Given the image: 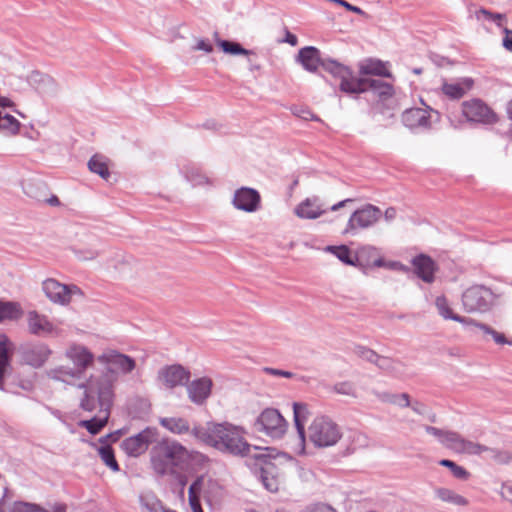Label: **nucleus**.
<instances>
[{
  "label": "nucleus",
  "instance_id": "7",
  "mask_svg": "<svg viewBox=\"0 0 512 512\" xmlns=\"http://www.w3.org/2000/svg\"><path fill=\"white\" fill-rule=\"evenodd\" d=\"M254 427L258 432L279 439L286 433L288 424L277 409L266 408L256 418Z\"/></svg>",
  "mask_w": 512,
  "mask_h": 512
},
{
  "label": "nucleus",
  "instance_id": "32",
  "mask_svg": "<svg viewBox=\"0 0 512 512\" xmlns=\"http://www.w3.org/2000/svg\"><path fill=\"white\" fill-rule=\"evenodd\" d=\"M205 480L204 477H198L189 487L188 499L192 512H204L201 504L200 497L203 493Z\"/></svg>",
  "mask_w": 512,
  "mask_h": 512
},
{
  "label": "nucleus",
  "instance_id": "18",
  "mask_svg": "<svg viewBox=\"0 0 512 512\" xmlns=\"http://www.w3.org/2000/svg\"><path fill=\"white\" fill-rule=\"evenodd\" d=\"M65 356L74 364V369L82 377L94 362V355L85 346L73 344L65 352Z\"/></svg>",
  "mask_w": 512,
  "mask_h": 512
},
{
  "label": "nucleus",
  "instance_id": "29",
  "mask_svg": "<svg viewBox=\"0 0 512 512\" xmlns=\"http://www.w3.org/2000/svg\"><path fill=\"white\" fill-rule=\"evenodd\" d=\"M10 350L11 342L6 335H0V389L3 390V380L9 369L10 365Z\"/></svg>",
  "mask_w": 512,
  "mask_h": 512
},
{
  "label": "nucleus",
  "instance_id": "51",
  "mask_svg": "<svg viewBox=\"0 0 512 512\" xmlns=\"http://www.w3.org/2000/svg\"><path fill=\"white\" fill-rule=\"evenodd\" d=\"M293 115L303 120H315L318 121V117L315 116L311 110L306 106H294L291 108Z\"/></svg>",
  "mask_w": 512,
  "mask_h": 512
},
{
  "label": "nucleus",
  "instance_id": "47",
  "mask_svg": "<svg viewBox=\"0 0 512 512\" xmlns=\"http://www.w3.org/2000/svg\"><path fill=\"white\" fill-rule=\"evenodd\" d=\"M326 250L334 254L343 263L354 265V260L347 246H328Z\"/></svg>",
  "mask_w": 512,
  "mask_h": 512
},
{
  "label": "nucleus",
  "instance_id": "35",
  "mask_svg": "<svg viewBox=\"0 0 512 512\" xmlns=\"http://www.w3.org/2000/svg\"><path fill=\"white\" fill-rule=\"evenodd\" d=\"M88 168L92 173L98 174L104 180H108L110 177L107 160L102 155L96 154L92 156L88 161Z\"/></svg>",
  "mask_w": 512,
  "mask_h": 512
},
{
  "label": "nucleus",
  "instance_id": "16",
  "mask_svg": "<svg viewBox=\"0 0 512 512\" xmlns=\"http://www.w3.org/2000/svg\"><path fill=\"white\" fill-rule=\"evenodd\" d=\"M28 331L32 335L46 337L58 335L59 329L47 318L37 311H29L27 314Z\"/></svg>",
  "mask_w": 512,
  "mask_h": 512
},
{
  "label": "nucleus",
  "instance_id": "37",
  "mask_svg": "<svg viewBox=\"0 0 512 512\" xmlns=\"http://www.w3.org/2000/svg\"><path fill=\"white\" fill-rule=\"evenodd\" d=\"M139 500L142 512H163L166 509L153 493L141 494Z\"/></svg>",
  "mask_w": 512,
  "mask_h": 512
},
{
  "label": "nucleus",
  "instance_id": "46",
  "mask_svg": "<svg viewBox=\"0 0 512 512\" xmlns=\"http://www.w3.org/2000/svg\"><path fill=\"white\" fill-rule=\"evenodd\" d=\"M475 17L477 20L485 19L490 22H494L498 27H503V20L506 19V16L501 13H493L485 8H481L475 12Z\"/></svg>",
  "mask_w": 512,
  "mask_h": 512
},
{
  "label": "nucleus",
  "instance_id": "54",
  "mask_svg": "<svg viewBox=\"0 0 512 512\" xmlns=\"http://www.w3.org/2000/svg\"><path fill=\"white\" fill-rule=\"evenodd\" d=\"M262 371L268 375L275 376V377H285V378H293L295 377V374L281 369L271 368V367H264Z\"/></svg>",
  "mask_w": 512,
  "mask_h": 512
},
{
  "label": "nucleus",
  "instance_id": "62",
  "mask_svg": "<svg viewBox=\"0 0 512 512\" xmlns=\"http://www.w3.org/2000/svg\"><path fill=\"white\" fill-rule=\"evenodd\" d=\"M397 211L393 207H389L386 209L384 213V218L387 222H390L396 218Z\"/></svg>",
  "mask_w": 512,
  "mask_h": 512
},
{
  "label": "nucleus",
  "instance_id": "30",
  "mask_svg": "<svg viewBox=\"0 0 512 512\" xmlns=\"http://www.w3.org/2000/svg\"><path fill=\"white\" fill-rule=\"evenodd\" d=\"M46 375L52 380L65 382L67 384H73L76 380L81 379L74 368L63 365L47 370Z\"/></svg>",
  "mask_w": 512,
  "mask_h": 512
},
{
  "label": "nucleus",
  "instance_id": "53",
  "mask_svg": "<svg viewBox=\"0 0 512 512\" xmlns=\"http://www.w3.org/2000/svg\"><path fill=\"white\" fill-rule=\"evenodd\" d=\"M375 364L382 370L392 372L395 370L396 362L388 357L378 355V359L375 361Z\"/></svg>",
  "mask_w": 512,
  "mask_h": 512
},
{
  "label": "nucleus",
  "instance_id": "10",
  "mask_svg": "<svg viewBox=\"0 0 512 512\" xmlns=\"http://www.w3.org/2000/svg\"><path fill=\"white\" fill-rule=\"evenodd\" d=\"M381 210L372 204H366L354 211L344 229V234L356 235L360 230L372 227L381 217Z\"/></svg>",
  "mask_w": 512,
  "mask_h": 512
},
{
  "label": "nucleus",
  "instance_id": "2",
  "mask_svg": "<svg viewBox=\"0 0 512 512\" xmlns=\"http://www.w3.org/2000/svg\"><path fill=\"white\" fill-rule=\"evenodd\" d=\"M243 427L231 422H207L205 426L194 425L192 436L215 450L232 456H250L253 447L245 439Z\"/></svg>",
  "mask_w": 512,
  "mask_h": 512
},
{
  "label": "nucleus",
  "instance_id": "23",
  "mask_svg": "<svg viewBox=\"0 0 512 512\" xmlns=\"http://www.w3.org/2000/svg\"><path fill=\"white\" fill-rule=\"evenodd\" d=\"M30 81L43 97H54L59 91L58 84L48 75L36 72L31 75Z\"/></svg>",
  "mask_w": 512,
  "mask_h": 512
},
{
  "label": "nucleus",
  "instance_id": "48",
  "mask_svg": "<svg viewBox=\"0 0 512 512\" xmlns=\"http://www.w3.org/2000/svg\"><path fill=\"white\" fill-rule=\"evenodd\" d=\"M439 464L449 468L453 476L457 479L466 480L470 476V473L464 467L457 465L451 460L443 459L439 462Z\"/></svg>",
  "mask_w": 512,
  "mask_h": 512
},
{
  "label": "nucleus",
  "instance_id": "3",
  "mask_svg": "<svg viewBox=\"0 0 512 512\" xmlns=\"http://www.w3.org/2000/svg\"><path fill=\"white\" fill-rule=\"evenodd\" d=\"M254 452L249 456V465L263 486L270 492H277L281 484V470L279 466L292 458L286 453L273 454L270 448L253 447Z\"/></svg>",
  "mask_w": 512,
  "mask_h": 512
},
{
  "label": "nucleus",
  "instance_id": "40",
  "mask_svg": "<svg viewBox=\"0 0 512 512\" xmlns=\"http://www.w3.org/2000/svg\"><path fill=\"white\" fill-rule=\"evenodd\" d=\"M217 44L220 46V48L228 54L232 55H245V56H252L255 55L253 51L247 50L243 48L239 43L232 42L228 40H218Z\"/></svg>",
  "mask_w": 512,
  "mask_h": 512
},
{
  "label": "nucleus",
  "instance_id": "50",
  "mask_svg": "<svg viewBox=\"0 0 512 512\" xmlns=\"http://www.w3.org/2000/svg\"><path fill=\"white\" fill-rule=\"evenodd\" d=\"M354 353L358 357H360L368 362L374 363V364H375V361L378 359V354L374 350L367 348L365 346H361V345L355 346Z\"/></svg>",
  "mask_w": 512,
  "mask_h": 512
},
{
  "label": "nucleus",
  "instance_id": "61",
  "mask_svg": "<svg viewBox=\"0 0 512 512\" xmlns=\"http://www.w3.org/2000/svg\"><path fill=\"white\" fill-rule=\"evenodd\" d=\"M410 406L412 410L417 414L423 415L426 413V406L420 402H414Z\"/></svg>",
  "mask_w": 512,
  "mask_h": 512
},
{
  "label": "nucleus",
  "instance_id": "6",
  "mask_svg": "<svg viewBox=\"0 0 512 512\" xmlns=\"http://www.w3.org/2000/svg\"><path fill=\"white\" fill-rule=\"evenodd\" d=\"M425 431L436 437L445 448L458 454L480 455V451L485 450L481 447L480 443L467 440L455 431L439 429L433 426H426Z\"/></svg>",
  "mask_w": 512,
  "mask_h": 512
},
{
  "label": "nucleus",
  "instance_id": "14",
  "mask_svg": "<svg viewBox=\"0 0 512 512\" xmlns=\"http://www.w3.org/2000/svg\"><path fill=\"white\" fill-rule=\"evenodd\" d=\"M42 288L50 301L60 305L69 304L74 295L81 294L76 285H65L55 279L45 280Z\"/></svg>",
  "mask_w": 512,
  "mask_h": 512
},
{
  "label": "nucleus",
  "instance_id": "24",
  "mask_svg": "<svg viewBox=\"0 0 512 512\" xmlns=\"http://www.w3.org/2000/svg\"><path fill=\"white\" fill-rule=\"evenodd\" d=\"M298 60L305 70L315 72L322 63L329 59H321L320 52L313 46H307L300 49L298 53Z\"/></svg>",
  "mask_w": 512,
  "mask_h": 512
},
{
  "label": "nucleus",
  "instance_id": "17",
  "mask_svg": "<svg viewBox=\"0 0 512 512\" xmlns=\"http://www.w3.org/2000/svg\"><path fill=\"white\" fill-rule=\"evenodd\" d=\"M260 200L261 197L257 190L241 187L235 191L232 204L238 210L251 213L258 210Z\"/></svg>",
  "mask_w": 512,
  "mask_h": 512
},
{
  "label": "nucleus",
  "instance_id": "27",
  "mask_svg": "<svg viewBox=\"0 0 512 512\" xmlns=\"http://www.w3.org/2000/svg\"><path fill=\"white\" fill-rule=\"evenodd\" d=\"M471 78H462L456 82H444L442 85L443 93L451 99L463 97L473 86Z\"/></svg>",
  "mask_w": 512,
  "mask_h": 512
},
{
  "label": "nucleus",
  "instance_id": "20",
  "mask_svg": "<svg viewBox=\"0 0 512 512\" xmlns=\"http://www.w3.org/2000/svg\"><path fill=\"white\" fill-rule=\"evenodd\" d=\"M189 377V371L181 365L167 366L159 371V379L169 388L186 384Z\"/></svg>",
  "mask_w": 512,
  "mask_h": 512
},
{
  "label": "nucleus",
  "instance_id": "21",
  "mask_svg": "<svg viewBox=\"0 0 512 512\" xmlns=\"http://www.w3.org/2000/svg\"><path fill=\"white\" fill-rule=\"evenodd\" d=\"M412 265L414 267L415 274L424 282L431 283L434 281L436 264L429 256L420 254L414 257Z\"/></svg>",
  "mask_w": 512,
  "mask_h": 512
},
{
  "label": "nucleus",
  "instance_id": "12",
  "mask_svg": "<svg viewBox=\"0 0 512 512\" xmlns=\"http://www.w3.org/2000/svg\"><path fill=\"white\" fill-rule=\"evenodd\" d=\"M158 439V430L147 427L138 434L128 437L121 443L122 450L129 456L137 457L147 451L150 444Z\"/></svg>",
  "mask_w": 512,
  "mask_h": 512
},
{
  "label": "nucleus",
  "instance_id": "52",
  "mask_svg": "<svg viewBox=\"0 0 512 512\" xmlns=\"http://www.w3.org/2000/svg\"><path fill=\"white\" fill-rule=\"evenodd\" d=\"M334 391L338 394L355 397L354 385L350 382H340L334 385Z\"/></svg>",
  "mask_w": 512,
  "mask_h": 512
},
{
  "label": "nucleus",
  "instance_id": "31",
  "mask_svg": "<svg viewBox=\"0 0 512 512\" xmlns=\"http://www.w3.org/2000/svg\"><path fill=\"white\" fill-rule=\"evenodd\" d=\"M159 423L161 424V426H163L165 429H167L173 434H192V428L190 427L189 422L185 418L163 417L160 418Z\"/></svg>",
  "mask_w": 512,
  "mask_h": 512
},
{
  "label": "nucleus",
  "instance_id": "55",
  "mask_svg": "<svg viewBox=\"0 0 512 512\" xmlns=\"http://www.w3.org/2000/svg\"><path fill=\"white\" fill-rule=\"evenodd\" d=\"M75 254L80 260H93L100 254V251L97 249L75 250Z\"/></svg>",
  "mask_w": 512,
  "mask_h": 512
},
{
  "label": "nucleus",
  "instance_id": "43",
  "mask_svg": "<svg viewBox=\"0 0 512 512\" xmlns=\"http://www.w3.org/2000/svg\"><path fill=\"white\" fill-rule=\"evenodd\" d=\"M472 327L478 328L484 334L490 335L497 344H500V345H504V344L511 345L512 344V342L508 341L503 334L497 332L496 330H494L493 328H491L490 326H488L484 323L474 320V323H472L470 328H472Z\"/></svg>",
  "mask_w": 512,
  "mask_h": 512
},
{
  "label": "nucleus",
  "instance_id": "8",
  "mask_svg": "<svg viewBox=\"0 0 512 512\" xmlns=\"http://www.w3.org/2000/svg\"><path fill=\"white\" fill-rule=\"evenodd\" d=\"M322 67L333 76L340 78L341 91L349 94H359L366 91L367 81L352 77L350 69L335 60L322 63Z\"/></svg>",
  "mask_w": 512,
  "mask_h": 512
},
{
  "label": "nucleus",
  "instance_id": "63",
  "mask_svg": "<svg viewBox=\"0 0 512 512\" xmlns=\"http://www.w3.org/2000/svg\"><path fill=\"white\" fill-rule=\"evenodd\" d=\"M310 512H335V510L328 505H317Z\"/></svg>",
  "mask_w": 512,
  "mask_h": 512
},
{
  "label": "nucleus",
  "instance_id": "59",
  "mask_svg": "<svg viewBox=\"0 0 512 512\" xmlns=\"http://www.w3.org/2000/svg\"><path fill=\"white\" fill-rule=\"evenodd\" d=\"M393 405L399 407H409L411 405L409 395L407 393L397 394L396 402L393 403Z\"/></svg>",
  "mask_w": 512,
  "mask_h": 512
},
{
  "label": "nucleus",
  "instance_id": "39",
  "mask_svg": "<svg viewBox=\"0 0 512 512\" xmlns=\"http://www.w3.org/2000/svg\"><path fill=\"white\" fill-rule=\"evenodd\" d=\"M20 128V122L12 115L0 111V131L15 135Z\"/></svg>",
  "mask_w": 512,
  "mask_h": 512
},
{
  "label": "nucleus",
  "instance_id": "42",
  "mask_svg": "<svg viewBox=\"0 0 512 512\" xmlns=\"http://www.w3.org/2000/svg\"><path fill=\"white\" fill-rule=\"evenodd\" d=\"M481 447L485 450H481L480 455L486 453L488 458L499 464H508L512 460V455L507 451L490 448L482 444Z\"/></svg>",
  "mask_w": 512,
  "mask_h": 512
},
{
  "label": "nucleus",
  "instance_id": "28",
  "mask_svg": "<svg viewBox=\"0 0 512 512\" xmlns=\"http://www.w3.org/2000/svg\"><path fill=\"white\" fill-rule=\"evenodd\" d=\"M435 305L438 310V313L444 319H450V320L459 322L467 328H470L472 323H474V319H472V318L463 317V316L453 313L452 309L450 308V306L448 304L447 299L444 296L437 297L435 300Z\"/></svg>",
  "mask_w": 512,
  "mask_h": 512
},
{
  "label": "nucleus",
  "instance_id": "56",
  "mask_svg": "<svg viewBox=\"0 0 512 512\" xmlns=\"http://www.w3.org/2000/svg\"><path fill=\"white\" fill-rule=\"evenodd\" d=\"M373 394L376 396V398L383 402V403H390L393 404L396 402V396L397 394L390 393L387 391H373Z\"/></svg>",
  "mask_w": 512,
  "mask_h": 512
},
{
  "label": "nucleus",
  "instance_id": "33",
  "mask_svg": "<svg viewBox=\"0 0 512 512\" xmlns=\"http://www.w3.org/2000/svg\"><path fill=\"white\" fill-rule=\"evenodd\" d=\"M10 512H66V505L55 504L51 510H47L34 503L18 501L12 505Z\"/></svg>",
  "mask_w": 512,
  "mask_h": 512
},
{
  "label": "nucleus",
  "instance_id": "34",
  "mask_svg": "<svg viewBox=\"0 0 512 512\" xmlns=\"http://www.w3.org/2000/svg\"><path fill=\"white\" fill-rule=\"evenodd\" d=\"M360 73L363 75H376L381 77H391L385 63L380 60H368L360 67Z\"/></svg>",
  "mask_w": 512,
  "mask_h": 512
},
{
  "label": "nucleus",
  "instance_id": "49",
  "mask_svg": "<svg viewBox=\"0 0 512 512\" xmlns=\"http://www.w3.org/2000/svg\"><path fill=\"white\" fill-rule=\"evenodd\" d=\"M367 81L366 90L372 89L375 92H378L380 95H389L391 94L392 87L391 85L383 82L379 79H365Z\"/></svg>",
  "mask_w": 512,
  "mask_h": 512
},
{
  "label": "nucleus",
  "instance_id": "41",
  "mask_svg": "<svg viewBox=\"0 0 512 512\" xmlns=\"http://www.w3.org/2000/svg\"><path fill=\"white\" fill-rule=\"evenodd\" d=\"M437 496L444 502H448L457 506H465L468 501L463 496L455 493L454 491L446 488L437 490Z\"/></svg>",
  "mask_w": 512,
  "mask_h": 512
},
{
  "label": "nucleus",
  "instance_id": "5",
  "mask_svg": "<svg viewBox=\"0 0 512 512\" xmlns=\"http://www.w3.org/2000/svg\"><path fill=\"white\" fill-rule=\"evenodd\" d=\"M341 437V428L328 416L315 417L308 427V439L317 448L334 446Z\"/></svg>",
  "mask_w": 512,
  "mask_h": 512
},
{
  "label": "nucleus",
  "instance_id": "1",
  "mask_svg": "<svg viewBox=\"0 0 512 512\" xmlns=\"http://www.w3.org/2000/svg\"><path fill=\"white\" fill-rule=\"evenodd\" d=\"M97 361L105 367L100 374H92L79 385L83 389L80 398L81 409L94 407V394H99L104 403L114 398V386L120 375H128L136 368V361L132 357L110 349L97 357Z\"/></svg>",
  "mask_w": 512,
  "mask_h": 512
},
{
  "label": "nucleus",
  "instance_id": "4",
  "mask_svg": "<svg viewBox=\"0 0 512 512\" xmlns=\"http://www.w3.org/2000/svg\"><path fill=\"white\" fill-rule=\"evenodd\" d=\"M189 458L188 450L176 441L163 440L153 448L151 462L159 475L175 474Z\"/></svg>",
  "mask_w": 512,
  "mask_h": 512
},
{
  "label": "nucleus",
  "instance_id": "64",
  "mask_svg": "<svg viewBox=\"0 0 512 512\" xmlns=\"http://www.w3.org/2000/svg\"><path fill=\"white\" fill-rule=\"evenodd\" d=\"M285 42L289 43L292 46H296L298 43L297 36L290 33L289 31L286 32Z\"/></svg>",
  "mask_w": 512,
  "mask_h": 512
},
{
  "label": "nucleus",
  "instance_id": "25",
  "mask_svg": "<svg viewBox=\"0 0 512 512\" xmlns=\"http://www.w3.org/2000/svg\"><path fill=\"white\" fill-rule=\"evenodd\" d=\"M294 422L299 437L300 453L305 450V427L304 422L308 415V406L304 403L293 404Z\"/></svg>",
  "mask_w": 512,
  "mask_h": 512
},
{
  "label": "nucleus",
  "instance_id": "26",
  "mask_svg": "<svg viewBox=\"0 0 512 512\" xmlns=\"http://www.w3.org/2000/svg\"><path fill=\"white\" fill-rule=\"evenodd\" d=\"M402 122L406 127H428L429 116L426 110L421 108L406 109L402 114Z\"/></svg>",
  "mask_w": 512,
  "mask_h": 512
},
{
  "label": "nucleus",
  "instance_id": "11",
  "mask_svg": "<svg viewBox=\"0 0 512 512\" xmlns=\"http://www.w3.org/2000/svg\"><path fill=\"white\" fill-rule=\"evenodd\" d=\"M22 363L33 368H41L52 355V350L43 342H26L18 347Z\"/></svg>",
  "mask_w": 512,
  "mask_h": 512
},
{
  "label": "nucleus",
  "instance_id": "57",
  "mask_svg": "<svg viewBox=\"0 0 512 512\" xmlns=\"http://www.w3.org/2000/svg\"><path fill=\"white\" fill-rule=\"evenodd\" d=\"M193 49L198 51H204L206 53H211L213 51V46L208 40L198 39Z\"/></svg>",
  "mask_w": 512,
  "mask_h": 512
},
{
  "label": "nucleus",
  "instance_id": "15",
  "mask_svg": "<svg viewBox=\"0 0 512 512\" xmlns=\"http://www.w3.org/2000/svg\"><path fill=\"white\" fill-rule=\"evenodd\" d=\"M95 403L92 409H84L85 411L92 412L99 408V413L97 416L90 420H82L79 425L88 430L89 433L95 435L100 432V430L107 424L110 410L112 407L113 399H110L108 403H104L100 398L99 394H94Z\"/></svg>",
  "mask_w": 512,
  "mask_h": 512
},
{
  "label": "nucleus",
  "instance_id": "13",
  "mask_svg": "<svg viewBox=\"0 0 512 512\" xmlns=\"http://www.w3.org/2000/svg\"><path fill=\"white\" fill-rule=\"evenodd\" d=\"M462 113L472 122L490 125L498 121L496 113L480 99L463 102Z\"/></svg>",
  "mask_w": 512,
  "mask_h": 512
},
{
  "label": "nucleus",
  "instance_id": "36",
  "mask_svg": "<svg viewBox=\"0 0 512 512\" xmlns=\"http://www.w3.org/2000/svg\"><path fill=\"white\" fill-rule=\"evenodd\" d=\"M41 188H45V185L41 182H28L23 187L25 194L33 199H36L37 201L44 200L52 206H58L60 204L58 197L55 195L51 196L49 199H42V196L37 191L40 190Z\"/></svg>",
  "mask_w": 512,
  "mask_h": 512
},
{
  "label": "nucleus",
  "instance_id": "58",
  "mask_svg": "<svg viewBox=\"0 0 512 512\" xmlns=\"http://www.w3.org/2000/svg\"><path fill=\"white\" fill-rule=\"evenodd\" d=\"M503 32L505 36L502 40V45L507 51L512 52V30L504 27Z\"/></svg>",
  "mask_w": 512,
  "mask_h": 512
},
{
  "label": "nucleus",
  "instance_id": "22",
  "mask_svg": "<svg viewBox=\"0 0 512 512\" xmlns=\"http://www.w3.org/2000/svg\"><path fill=\"white\" fill-rule=\"evenodd\" d=\"M212 385V380L208 377L192 381L187 388L189 398L196 404H202L209 397Z\"/></svg>",
  "mask_w": 512,
  "mask_h": 512
},
{
  "label": "nucleus",
  "instance_id": "19",
  "mask_svg": "<svg viewBox=\"0 0 512 512\" xmlns=\"http://www.w3.org/2000/svg\"><path fill=\"white\" fill-rule=\"evenodd\" d=\"M326 212L327 208L318 196L308 197L294 208L295 215L300 219H317Z\"/></svg>",
  "mask_w": 512,
  "mask_h": 512
},
{
  "label": "nucleus",
  "instance_id": "44",
  "mask_svg": "<svg viewBox=\"0 0 512 512\" xmlns=\"http://www.w3.org/2000/svg\"><path fill=\"white\" fill-rule=\"evenodd\" d=\"M186 180L193 186L203 185L207 182V178L195 166H185L182 169Z\"/></svg>",
  "mask_w": 512,
  "mask_h": 512
},
{
  "label": "nucleus",
  "instance_id": "60",
  "mask_svg": "<svg viewBox=\"0 0 512 512\" xmlns=\"http://www.w3.org/2000/svg\"><path fill=\"white\" fill-rule=\"evenodd\" d=\"M386 267L389 268V269H392V270H398V271H402V272H405V273L410 270L409 267H407V266H405L402 263L397 262V261L388 262L386 264Z\"/></svg>",
  "mask_w": 512,
  "mask_h": 512
},
{
  "label": "nucleus",
  "instance_id": "9",
  "mask_svg": "<svg viewBox=\"0 0 512 512\" xmlns=\"http://www.w3.org/2000/svg\"><path fill=\"white\" fill-rule=\"evenodd\" d=\"M493 293L490 289L475 285L462 294V304L466 312H486L493 304Z\"/></svg>",
  "mask_w": 512,
  "mask_h": 512
},
{
  "label": "nucleus",
  "instance_id": "45",
  "mask_svg": "<svg viewBox=\"0 0 512 512\" xmlns=\"http://www.w3.org/2000/svg\"><path fill=\"white\" fill-rule=\"evenodd\" d=\"M101 460L113 471H118L119 466L115 459L114 452L109 445H103L98 449Z\"/></svg>",
  "mask_w": 512,
  "mask_h": 512
},
{
  "label": "nucleus",
  "instance_id": "38",
  "mask_svg": "<svg viewBox=\"0 0 512 512\" xmlns=\"http://www.w3.org/2000/svg\"><path fill=\"white\" fill-rule=\"evenodd\" d=\"M21 316L22 310L19 304L0 301V322L18 320Z\"/></svg>",
  "mask_w": 512,
  "mask_h": 512
}]
</instances>
